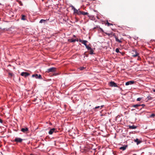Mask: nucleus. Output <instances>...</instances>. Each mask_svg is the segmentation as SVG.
<instances>
[{
  "instance_id": "f257e3e1",
  "label": "nucleus",
  "mask_w": 155,
  "mask_h": 155,
  "mask_svg": "<svg viewBox=\"0 0 155 155\" xmlns=\"http://www.w3.org/2000/svg\"><path fill=\"white\" fill-rule=\"evenodd\" d=\"M106 34L108 35V36H110V35H112L114 36V37L115 38L116 41L117 42H118L119 43H121L122 41L121 40V39H122V38L120 39H119L118 37L116 36L115 34L114 33H106Z\"/></svg>"
},
{
  "instance_id": "f03ea898",
  "label": "nucleus",
  "mask_w": 155,
  "mask_h": 155,
  "mask_svg": "<svg viewBox=\"0 0 155 155\" xmlns=\"http://www.w3.org/2000/svg\"><path fill=\"white\" fill-rule=\"evenodd\" d=\"M32 78H35L36 79H41V76L40 74H33L32 75Z\"/></svg>"
},
{
  "instance_id": "7ed1b4c3",
  "label": "nucleus",
  "mask_w": 155,
  "mask_h": 155,
  "mask_svg": "<svg viewBox=\"0 0 155 155\" xmlns=\"http://www.w3.org/2000/svg\"><path fill=\"white\" fill-rule=\"evenodd\" d=\"M132 56L134 57L138 56V55H139V54L137 51L134 50L132 51Z\"/></svg>"
},
{
  "instance_id": "20e7f679",
  "label": "nucleus",
  "mask_w": 155,
  "mask_h": 155,
  "mask_svg": "<svg viewBox=\"0 0 155 155\" xmlns=\"http://www.w3.org/2000/svg\"><path fill=\"white\" fill-rule=\"evenodd\" d=\"M21 75L22 76H24L25 78L27 77L30 75V74L27 72H22L21 73Z\"/></svg>"
},
{
  "instance_id": "39448f33",
  "label": "nucleus",
  "mask_w": 155,
  "mask_h": 155,
  "mask_svg": "<svg viewBox=\"0 0 155 155\" xmlns=\"http://www.w3.org/2000/svg\"><path fill=\"white\" fill-rule=\"evenodd\" d=\"M56 68L54 67H52L49 68L47 70V72L49 73V72H54L56 71Z\"/></svg>"
},
{
  "instance_id": "423d86ee",
  "label": "nucleus",
  "mask_w": 155,
  "mask_h": 155,
  "mask_svg": "<svg viewBox=\"0 0 155 155\" xmlns=\"http://www.w3.org/2000/svg\"><path fill=\"white\" fill-rule=\"evenodd\" d=\"M133 141L137 143V145H138L142 142V140H141L139 139L138 138L136 139H134Z\"/></svg>"
},
{
  "instance_id": "0eeeda50",
  "label": "nucleus",
  "mask_w": 155,
  "mask_h": 155,
  "mask_svg": "<svg viewBox=\"0 0 155 155\" xmlns=\"http://www.w3.org/2000/svg\"><path fill=\"white\" fill-rule=\"evenodd\" d=\"M23 140V139L18 137L16 138L14 140V141L17 143H21Z\"/></svg>"
},
{
  "instance_id": "6e6552de",
  "label": "nucleus",
  "mask_w": 155,
  "mask_h": 155,
  "mask_svg": "<svg viewBox=\"0 0 155 155\" xmlns=\"http://www.w3.org/2000/svg\"><path fill=\"white\" fill-rule=\"evenodd\" d=\"M110 85L111 87H117V84L113 81H111L110 82Z\"/></svg>"
},
{
  "instance_id": "1a4fd4ad",
  "label": "nucleus",
  "mask_w": 155,
  "mask_h": 155,
  "mask_svg": "<svg viewBox=\"0 0 155 155\" xmlns=\"http://www.w3.org/2000/svg\"><path fill=\"white\" fill-rule=\"evenodd\" d=\"M21 131L24 133H27L28 131V129L27 127L22 128L21 129Z\"/></svg>"
},
{
  "instance_id": "9d476101",
  "label": "nucleus",
  "mask_w": 155,
  "mask_h": 155,
  "mask_svg": "<svg viewBox=\"0 0 155 155\" xmlns=\"http://www.w3.org/2000/svg\"><path fill=\"white\" fill-rule=\"evenodd\" d=\"M56 129L54 128L51 129L48 132L49 134H52L54 132H55Z\"/></svg>"
},
{
  "instance_id": "9b49d317",
  "label": "nucleus",
  "mask_w": 155,
  "mask_h": 155,
  "mask_svg": "<svg viewBox=\"0 0 155 155\" xmlns=\"http://www.w3.org/2000/svg\"><path fill=\"white\" fill-rule=\"evenodd\" d=\"M135 82V81H127L125 83V85L126 86L130 84H134Z\"/></svg>"
},
{
  "instance_id": "f8f14e48",
  "label": "nucleus",
  "mask_w": 155,
  "mask_h": 155,
  "mask_svg": "<svg viewBox=\"0 0 155 155\" xmlns=\"http://www.w3.org/2000/svg\"><path fill=\"white\" fill-rule=\"evenodd\" d=\"M128 127L130 129H135L137 128V126L134 125H133L132 126H128Z\"/></svg>"
},
{
  "instance_id": "ddd939ff",
  "label": "nucleus",
  "mask_w": 155,
  "mask_h": 155,
  "mask_svg": "<svg viewBox=\"0 0 155 155\" xmlns=\"http://www.w3.org/2000/svg\"><path fill=\"white\" fill-rule=\"evenodd\" d=\"M126 147H127V146H122V147H120V150H124L126 149Z\"/></svg>"
},
{
  "instance_id": "4468645a",
  "label": "nucleus",
  "mask_w": 155,
  "mask_h": 155,
  "mask_svg": "<svg viewBox=\"0 0 155 155\" xmlns=\"http://www.w3.org/2000/svg\"><path fill=\"white\" fill-rule=\"evenodd\" d=\"M140 106H141L140 104H137L134 105H132V107L136 108H137L138 107Z\"/></svg>"
},
{
  "instance_id": "2eb2a0df",
  "label": "nucleus",
  "mask_w": 155,
  "mask_h": 155,
  "mask_svg": "<svg viewBox=\"0 0 155 155\" xmlns=\"http://www.w3.org/2000/svg\"><path fill=\"white\" fill-rule=\"evenodd\" d=\"M87 42V41L86 40H83L82 41V42L81 43L83 44L85 46H86L87 44H86V43Z\"/></svg>"
},
{
  "instance_id": "dca6fc26",
  "label": "nucleus",
  "mask_w": 155,
  "mask_h": 155,
  "mask_svg": "<svg viewBox=\"0 0 155 155\" xmlns=\"http://www.w3.org/2000/svg\"><path fill=\"white\" fill-rule=\"evenodd\" d=\"M88 13L87 12H84L82 11V15H88Z\"/></svg>"
},
{
  "instance_id": "f3484780",
  "label": "nucleus",
  "mask_w": 155,
  "mask_h": 155,
  "mask_svg": "<svg viewBox=\"0 0 155 155\" xmlns=\"http://www.w3.org/2000/svg\"><path fill=\"white\" fill-rule=\"evenodd\" d=\"M90 54H94V51L92 49V48L90 50Z\"/></svg>"
},
{
  "instance_id": "a211bd4d",
  "label": "nucleus",
  "mask_w": 155,
  "mask_h": 155,
  "mask_svg": "<svg viewBox=\"0 0 155 155\" xmlns=\"http://www.w3.org/2000/svg\"><path fill=\"white\" fill-rule=\"evenodd\" d=\"M25 15H22L21 18V20H25Z\"/></svg>"
},
{
  "instance_id": "6ab92c4d",
  "label": "nucleus",
  "mask_w": 155,
  "mask_h": 155,
  "mask_svg": "<svg viewBox=\"0 0 155 155\" xmlns=\"http://www.w3.org/2000/svg\"><path fill=\"white\" fill-rule=\"evenodd\" d=\"M85 47L88 50H90L91 49V47L88 46L87 45L85 46Z\"/></svg>"
},
{
  "instance_id": "aec40b11",
  "label": "nucleus",
  "mask_w": 155,
  "mask_h": 155,
  "mask_svg": "<svg viewBox=\"0 0 155 155\" xmlns=\"http://www.w3.org/2000/svg\"><path fill=\"white\" fill-rule=\"evenodd\" d=\"M17 2H18V3L19 4H20V5L21 6H22L23 5V4H22V2H21L20 1H19V0L17 1Z\"/></svg>"
},
{
  "instance_id": "412c9836",
  "label": "nucleus",
  "mask_w": 155,
  "mask_h": 155,
  "mask_svg": "<svg viewBox=\"0 0 155 155\" xmlns=\"http://www.w3.org/2000/svg\"><path fill=\"white\" fill-rule=\"evenodd\" d=\"M45 20L44 19H41L40 21V23H41L43 22H45Z\"/></svg>"
},
{
  "instance_id": "4be33fe9",
  "label": "nucleus",
  "mask_w": 155,
  "mask_h": 155,
  "mask_svg": "<svg viewBox=\"0 0 155 155\" xmlns=\"http://www.w3.org/2000/svg\"><path fill=\"white\" fill-rule=\"evenodd\" d=\"M103 106H104V105L101 106V108H100V109H101V108H102ZM100 107V106H98L97 107H95V109L99 108Z\"/></svg>"
},
{
  "instance_id": "5701e85b",
  "label": "nucleus",
  "mask_w": 155,
  "mask_h": 155,
  "mask_svg": "<svg viewBox=\"0 0 155 155\" xmlns=\"http://www.w3.org/2000/svg\"><path fill=\"white\" fill-rule=\"evenodd\" d=\"M8 74L9 76L11 78H12V77L13 76V74L12 73H9Z\"/></svg>"
},
{
  "instance_id": "b1692460",
  "label": "nucleus",
  "mask_w": 155,
  "mask_h": 155,
  "mask_svg": "<svg viewBox=\"0 0 155 155\" xmlns=\"http://www.w3.org/2000/svg\"><path fill=\"white\" fill-rule=\"evenodd\" d=\"M82 11H78L77 14H78V15H82Z\"/></svg>"
},
{
  "instance_id": "393cba45",
  "label": "nucleus",
  "mask_w": 155,
  "mask_h": 155,
  "mask_svg": "<svg viewBox=\"0 0 155 155\" xmlns=\"http://www.w3.org/2000/svg\"><path fill=\"white\" fill-rule=\"evenodd\" d=\"M74 12L77 14L78 13V10H77L75 8H74Z\"/></svg>"
},
{
  "instance_id": "a878e982",
  "label": "nucleus",
  "mask_w": 155,
  "mask_h": 155,
  "mask_svg": "<svg viewBox=\"0 0 155 155\" xmlns=\"http://www.w3.org/2000/svg\"><path fill=\"white\" fill-rule=\"evenodd\" d=\"M106 24L108 26H109L110 25H113V24L111 23H110L108 22L107 21V23H106Z\"/></svg>"
},
{
  "instance_id": "bb28decb",
  "label": "nucleus",
  "mask_w": 155,
  "mask_h": 155,
  "mask_svg": "<svg viewBox=\"0 0 155 155\" xmlns=\"http://www.w3.org/2000/svg\"><path fill=\"white\" fill-rule=\"evenodd\" d=\"M76 41V39H71V41L72 42H74Z\"/></svg>"
},
{
  "instance_id": "cd10ccee",
  "label": "nucleus",
  "mask_w": 155,
  "mask_h": 155,
  "mask_svg": "<svg viewBox=\"0 0 155 155\" xmlns=\"http://www.w3.org/2000/svg\"><path fill=\"white\" fill-rule=\"evenodd\" d=\"M142 99V98H140V97H139V98H138L137 99V101H140Z\"/></svg>"
},
{
  "instance_id": "c85d7f7f",
  "label": "nucleus",
  "mask_w": 155,
  "mask_h": 155,
  "mask_svg": "<svg viewBox=\"0 0 155 155\" xmlns=\"http://www.w3.org/2000/svg\"><path fill=\"white\" fill-rule=\"evenodd\" d=\"M79 69L81 70H82L85 69V68L84 67H81L79 68Z\"/></svg>"
},
{
  "instance_id": "c756f323",
  "label": "nucleus",
  "mask_w": 155,
  "mask_h": 155,
  "mask_svg": "<svg viewBox=\"0 0 155 155\" xmlns=\"http://www.w3.org/2000/svg\"><path fill=\"white\" fill-rule=\"evenodd\" d=\"M115 51L117 53H118L119 52V50L118 48H117L116 49Z\"/></svg>"
},
{
  "instance_id": "7c9ffc66",
  "label": "nucleus",
  "mask_w": 155,
  "mask_h": 155,
  "mask_svg": "<svg viewBox=\"0 0 155 155\" xmlns=\"http://www.w3.org/2000/svg\"><path fill=\"white\" fill-rule=\"evenodd\" d=\"M155 116V115L154 114H151L150 116V117H153L154 116Z\"/></svg>"
},
{
  "instance_id": "2f4dec72",
  "label": "nucleus",
  "mask_w": 155,
  "mask_h": 155,
  "mask_svg": "<svg viewBox=\"0 0 155 155\" xmlns=\"http://www.w3.org/2000/svg\"><path fill=\"white\" fill-rule=\"evenodd\" d=\"M138 58H137V60H139L141 58H140L139 56V55H138Z\"/></svg>"
},
{
  "instance_id": "473e14b6",
  "label": "nucleus",
  "mask_w": 155,
  "mask_h": 155,
  "mask_svg": "<svg viewBox=\"0 0 155 155\" xmlns=\"http://www.w3.org/2000/svg\"><path fill=\"white\" fill-rule=\"evenodd\" d=\"M80 42H82V41L83 40H81V39H80L79 41H78Z\"/></svg>"
},
{
  "instance_id": "72a5a7b5",
  "label": "nucleus",
  "mask_w": 155,
  "mask_h": 155,
  "mask_svg": "<svg viewBox=\"0 0 155 155\" xmlns=\"http://www.w3.org/2000/svg\"><path fill=\"white\" fill-rule=\"evenodd\" d=\"M0 123H2V120L0 118Z\"/></svg>"
},
{
  "instance_id": "f704fd0d",
  "label": "nucleus",
  "mask_w": 155,
  "mask_h": 155,
  "mask_svg": "<svg viewBox=\"0 0 155 155\" xmlns=\"http://www.w3.org/2000/svg\"><path fill=\"white\" fill-rule=\"evenodd\" d=\"M140 105H141V106H143V107L144 106H145V105L144 104H142Z\"/></svg>"
},
{
  "instance_id": "c9c22d12",
  "label": "nucleus",
  "mask_w": 155,
  "mask_h": 155,
  "mask_svg": "<svg viewBox=\"0 0 155 155\" xmlns=\"http://www.w3.org/2000/svg\"><path fill=\"white\" fill-rule=\"evenodd\" d=\"M72 8V9H73L74 10V8H75L73 6H71Z\"/></svg>"
},
{
  "instance_id": "e433bc0d",
  "label": "nucleus",
  "mask_w": 155,
  "mask_h": 155,
  "mask_svg": "<svg viewBox=\"0 0 155 155\" xmlns=\"http://www.w3.org/2000/svg\"><path fill=\"white\" fill-rule=\"evenodd\" d=\"M84 54L86 56H87H87H88V55H87V54H85V53H84Z\"/></svg>"
},
{
  "instance_id": "4c0bfd02",
  "label": "nucleus",
  "mask_w": 155,
  "mask_h": 155,
  "mask_svg": "<svg viewBox=\"0 0 155 155\" xmlns=\"http://www.w3.org/2000/svg\"><path fill=\"white\" fill-rule=\"evenodd\" d=\"M79 41V40L78 39H77V40H76V41Z\"/></svg>"
},
{
  "instance_id": "58836bf2",
  "label": "nucleus",
  "mask_w": 155,
  "mask_h": 155,
  "mask_svg": "<svg viewBox=\"0 0 155 155\" xmlns=\"http://www.w3.org/2000/svg\"><path fill=\"white\" fill-rule=\"evenodd\" d=\"M153 91L155 92V89L153 90Z\"/></svg>"
},
{
  "instance_id": "ea45409f",
  "label": "nucleus",
  "mask_w": 155,
  "mask_h": 155,
  "mask_svg": "<svg viewBox=\"0 0 155 155\" xmlns=\"http://www.w3.org/2000/svg\"><path fill=\"white\" fill-rule=\"evenodd\" d=\"M73 37H75V35H73Z\"/></svg>"
},
{
  "instance_id": "a19ab883",
  "label": "nucleus",
  "mask_w": 155,
  "mask_h": 155,
  "mask_svg": "<svg viewBox=\"0 0 155 155\" xmlns=\"http://www.w3.org/2000/svg\"><path fill=\"white\" fill-rule=\"evenodd\" d=\"M134 110V109H132V110Z\"/></svg>"
},
{
  "instance_id": "79ce46f5",
  "label": "nucleus",
  "mask_w": 155,
  "mask_h": 155,
  "mask_svg": "<svg viewBox=\"0 0 155 155\" xmlns=\"http://www.w3.org/2000/svg\"><path fill=\"white\" fill-rule=\"evenodd\" d=\"M44 0H42V1L43 2L44 1Z\"/></svg>"
},
{
  "instance_id": "37998d69",
  "label": "nucleus",
  "mask_w": 155,
  "mask_h": 155,
  "mask_svg": "<svg viewBox=\"0 0 155 155\" xmlns=\"http://www.w3.org/2000/svg\"><path fill=\"white\" fill-rule=\"evenodd\" d=\"M0 5H1V4L0 3Z\"/></svg>"
}]
</instances>
